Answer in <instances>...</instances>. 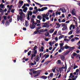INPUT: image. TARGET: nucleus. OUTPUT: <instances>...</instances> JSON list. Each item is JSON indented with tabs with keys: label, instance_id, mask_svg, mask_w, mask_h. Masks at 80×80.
Masks as SVG:
<instances>
[{
	"label": "nucleus",
	"instance_id": "obj_1",
	"mask_svg": "<svg viewBox=\"0 0 80 80\" xmlns=\"http://www.w3.org/2000/svg\"><path fill=\"white\" fill-rule=\"evenodd\" d=\"M17 20L18 21H19V20H20L21 21H22L23 20V16L20 15V16L19 15H18L17 16Z\"/></svg>",
	"mask_w": 80,
	"mask_h": 80
},
{
	"label": "nucleus",
	"instance_id": "obj_2",
	"mask_svg": "<svg viewBox=\"0 0 80 80\" xmlns=\"http://www.w3.org/2000/svg\"><path fill=\"white\" fill-rule=\"evenodd\" d=\"M30 16L32 15V12L31 11H29L28 13L27 19L28 20H30Z\"/></svg>",
	"mask_w": 80,
	"mask_h": 80
},
{
	"label": "nucleus",
	"instance_id": "obj_3",
	"mask_svg": "<svg viewBox=\"0 0 80 80\" xmlns=\"http://www.w3.org/2000/svg\"><path fill=\"white\" fill-rule=\"evenodd\" d=\"M48 9V8L47 7H44L42 8L41 9L39 8L38 9L39 12H43L44 10H47Z\"/></svg>",
	"mask_w": 80,
	"mask_h": 80
},
{
	"label": "nucleus",
	"instance_id": "obj_4",
	"mask_svg": "<svg viewBox=\"0 0 80 80\" xmlns=\"http://www.w3.org/2000/svg\"><path fill=\"white\" fill-rule=\"evenodd\" d=\"M36 54H37V52H34V53H32L31 54L32 56L31 58V60H33V57H36Z\"/></svg>",
	"mask_w": 80,
	"mask_h": 80
},
{
	"label": "nucleus",
	"instance_id": "obj_5",
	"mask_svg": "<svg viewBox=\"0 0 80 80\" xmlns=\"http://www.w3.org/2000/svg\"><path fill=\"white\" fill-rule=\"evenodd\" d=\"M35 25H34L33 24H32V25L30 24L29 25V27L31 29H34L35 28Z\"/></svg>",
	"mask_w": 80,
	"mask_h": 80
},
{
	"label": "nucleus",
	"instance_id": "obj_6",
	"mask_svg": "<svg viewBox=\"0 0 80 80\" xmlns=\"http://www.w3.org/2000/svg\"><path fill=\"white\" fill-rule=\"evenodd\" d=\"M60 10L61 11H62V12L63 13H65L66 12V11L65 10V8H60Z\"/></svg>",
	"mask_w": 80,
	"mask_h": 80
},
{
	"label": "nucleus",
	"instance_id": "obj_7",
	"mask_svg": "<svg viewBox=\"0 0 80 80\" xmlns=\"http://www.w3.org/2000/svg\"><path fill=\"white\" fill-rule=\"evenodd\" d=\"M48 22H45V24H44V25H43L42 26V27H47V26H48L47 27L48 28H49V26H48Z\"/></svg>",
	"mask_w": 80,
	"mask_h": 80
},
{
	"label": "nucleus",
	"instance_id": "obj_8",
	"mask_svg": "<svg viewBox=\"0 0 80 80\" xmlns=\"http://www.w3.org/2000/svg\"><path fill=\"white\" fill-rule=\"evenodd\" d=\"M37 46H36L34 47L33 49H32V50L33 51H34V52L36 53H37V51L36 50V49H37Z\"/></svg>",
	"mask_w": 80,
	"mask_h": 80
},
{
	"label": "nucleus",
	"instance_id": "obj_9",
	"mask_svg": "<svg viewBox=\"0 0 80 80\" xmlns=\"http://www.w3.org/2000/svg\"><path fill=\"white\" fill-rule=\"evenodd\" d=\"M60 57L61 58L62 60V61H64L65 60V57L64 56V55H60Z\"/></svg>",
	"mask_w": 80,
	"mask_h": 80
},
{
	"label": "nucleus",
	"instance_id": "obj_10",
	"mask_svg": "<svg viewBox=\"0 0 80 80\" xmlns=\"http://www.w3.org/2000/svg\"><path fill=\"white\" fill-rule=\"evenodd\" d=\"M39 71H41V70H38L37 71H35V70H33L32 71V73L33 74H37L38 73V72H39Z\"/></svg>",
	"mask_w": 80,
	"mask_h": 80
},
{
	"label": "nucleus",
	"instance_id": "obj_11",
	"mask_svg": "<svg viewBox=\"0 0 80 80\" xmlns=\"http://www.w3.org/2000/svg\"><path fill=\"white\" fill-rule=\"evenodd\" d=\"M56 24L57 25V26L56 27V28H58L60 27L61 25L59 24V23H56Z\"/></svg>",
	"mask_w": 80,
	"mask_h": 80
},
{
	"label": "nucleus",
	"instance_id": "obj_12",
	"mask_svg": "<svg viewBox=\"0 0 80 80\" xmlns=\"http://www.w3.org/2000/svg\"><path fill=\"white\" fill-rule=\"evenodd\" d=\"M68 29L67 27L65 26V27H63L62 28V30L63 31H64V30H67Z\"/></svg>",
	"mask_w": 80,
	"mask_h": 80
},
{
	"label": "nucleus",
	"instance_id": "obj_13",
	"mask_svg": "<svg viewBox=\"0 0 80 80\" xmlns=\"http://www.w3.org/2000/svg\"><path fill=\"white\" fill-rule=\"evenodd\" d=\"M41 78H43V79H44V80H45L47 79V78H48V77L47 76H41Z\"/></svg>",
	"mask_w": 80,
	"mask_h": 80
},
{
	"label": "nucleus",
	"instance_id": "obj_14",
	"mask_svg": "<svg viewBox=\"0 0 80 80\" xmlns=\"http://www.w3.org/2000/svg\"><path fill=\"white\" fill-rule=\"evenodd\" d=\"M28 10V8H27V7H26L23 10V12H25V13H26Z\"/></svg>",
	"mask_w": 80,
	"mask_h": 80
},
{
	"label": "nucleus",
	"instance_id": "obj_15",
	"mask_svg": "<svg viewBox=\"0 0 80 80\" xmlns=\"http://www.w3.org/2000/svg\"><path fill=\"white\" fill-rule=\"evenodd\" d=\"M41 26H40L39 27H38V28L36 29V31H37L38 32H39V30L41 29Z\"/></svg>",
	"mask_w": 80,
	"mask_h": 80
},
{
	"label": "nucleus",
	"instance_id": "obj_16",
	"mask_svg": "<svg viewBox=\"0 0 80 80\" xmlns=\"http://www.w3.org/2000/svg\"><path fill=\"white\" fill-rule=\"evenodd\" d=\"M60 13H61V12H58V11H57L56 12V16H57V15H58H58H60Z\"/></svg>",
	"mask_w": 80,
	"mask_h": 80
},
{
	"label": "nucleus",
	"instance_id": "obj_17",
	"mask_svg": "<svg viewBox=\"0 0 80 80\" xmlns=\"http://www.w3.org/2000/svg\"><path fill=\"white\" fill-rule=\"evenodd\" d=\"M54 32V30L53 29H51L49 30V33H52Z\"/></svg>",
	"mask_w": 80,
	"mask_h": 80
},
{
	"label": "nucleus",
	"instance_id": "obj_18",
	"mask_svg": "<svg viewBox=\"0 0 80 80\" xmlns=\"http://www.w3.org/2000/svg\"><path fill=\"white\" fill-rule=\"evenodd\" d=\"M37 18L38 19H39V20H42V17L39 15L37 17Z\"/></svg>",
	"mask_w": 80,
	"mask_h": 80
},
{
	"label": "nucleus",
	"instance_id": "obj_19",
	"mask_svg": "<svg viewBox=\"0 0 80 80\" xmlns=\"http://www.w3.org/2000/svg\"><path fill=\"white\" fill-rule=\"evenodd\" d=\"M40 58L38 57L36 58V62H39V60H40Z\"/></svg>",
	"mask_w": 80,
	"mask_h": 80
},
{
	"label": "nucleus",
	"instance_id": "obj_20",
	"mask_svg": "<svg viewBox=\"0 0 80 80\" xmlns=\"http://www.w3.org/2000/svg\"><path fill=\"white\" fill-rule=\"evenodd\" d=\"M25 25L26 26V27H27V26H28L29 25V24H28V21H26L25 22Z\"/></svg>",
	"mask_w": 80,
	"mask_h": 80
},
{
	"label": "nucleus",
	"instance_id": "obj_21",
	"mask_svg": "<svg viewBox=\"0 0 80 80\" xmlns=\"http://www.w3.org/2000/svg\"><path fill=\"white\" fill-rule=\"evenodd\" d=\"M31 53H32V51H29V52L28 53V56H30V55H31Z\"/></svg>",
	"mask_w": 80,
	"mask_h": 80
},
{
	"label": "nucleus",
	"instance_id": "obj_22",
	"mask_svg": "<svg viewBox=\"0 0 80 80\" xmlns=\"http://www.w3.org/2000/svg\"><path fill=\"white\" fill-rule=\"evenodd\" d=\"M64 47L65 49H66V50H67V49H68V48H70V47L68 46H66Z\"/></svg>",
	"mask_w": 80,
	"mask_h": 80
},
{
	"label": "nucleus",
	"instance_id": "obj_23",
	"mask_svg": "<svg viewBox=\"0 0 80 80\" xmlns=\"http://www.w3.org/2000/svg\"><path fill=\"white\" fill-rule=\"evenodd\" d=\"M3 3H2V4H0V7L1 8H3V7H4V5H2Z\"/></svg>",
	"mask_w": 80,
	"mask_h": 80
},
{
	"label": "nucleus",
	"instance_id": "obj_24",
	"mask_svg": "<svg viewBox=\"0 0 80 80\" xmlns=\"http://www.w3.org/2000/svg\"><path fill=\"white\" fill-rule=\"evenodd\" d=\"M57 31H55L54 33L52 34V36L55 35H57Z\"/></svg>",
	"mask_w": 80,
	"mask_h": 80
},
{
	"label": "nucleus",
	"instance_id": "obj_25",
	"mask_svg": "<svg viewBox=\"0 0 80 80\" xmlns=\"http://www.w3.org/2000/svg\"><path fill=\"white\" fill-rule=\"evenodd\" d=\"M70 70H71V67H70L68 69V71L67 72V73H68V72L70 71Z\"/></svg>",
	"mask_w": 80,
	"mask_h": 80
},
{
	"label": "nucleus",
	"instance_id": "obj_26",
	"mask_svg": "<svg viewBox=\"0 0 80 80\" xmlns=\"http://www.w3.org/2000/svg\"><path fill=\"white\" fill-rule=\"evenodd\" d=\"M52 42H49V43L51 47H52V46H53V43H52Z\"/></svg>",
	"mask_w": 80,
	"mask_h": 80
},
{
	"label": "nucleus",
	"instance_id": "obj_27",
	"mask_svg": "<svg viewBox=\"0 0 80 80\" xmlns=\"http://www.w3.org/2000/svg\"><path fill=\"white\" fill-rule=\"evenodd\" d=\"M40 75V73H38V74L35 75L34 76V77H38V76H39V75Z\"/></svg>",
	"mask_w": 80,
	"mask_h": 80
},
{
	"label": "nucleus",
	"instance_id": "obj_28",
	"mask_svg": "<svg viewBox=\"0 0 80 80\" xmlns=\"http://www.w3.org/2000/svg\"><path fill=\"white\" fill-rule=\"evenodd\" d=\"M19 3H20L21 5H22V3H23V1H20L19 2Z\"/></svg>",
	"mask_w": 80,
	"mask_h": 80
},
{
	"label": "nucleus",
	"instance_id": "obj_29",
	"mask_svg": "<svg viewBox=\"0 0 80 80\" xmlns=\"http://www.w3.org/2000/svg\"><path fill=\"white\" fill-rule=\"evenodd\" d=\"M31 22H32V24L34 23V22H35V21H34V19H31Z\"/></svg>",
	"mask_w": 80,
	"mask_h": 80
},
{
	"label": "nucleus",
	"instance_id": "obj_30",
	"mask_svg": "<svg viewBox=\"0 0 80 80\" xmlns=\"http://www.w3.org/2000/svg\"><path fill=\"white\" fill-rule=\"evenodd\" d=\"M50 63V62L49 61L46 62H45V63L44 64V65H45V64H46V65H47L48 64V63Z\"/></svg>",
	"mask_w": 80,
	"mask_h": 80
},
{
	"label": "nucleus",
	"instance_id": "obj_31",
	"mask_svg": "<svg viewBox=\"0 0 80 80\" xmlns=\"http://www.w3.org/2000/svg\"><path fill=\"white\" fill-rule=\"evenodd\" d=\"M64 37V36L63 35H62L61 36H60L59 37V39H60V38H62Z\"/></svg>",
	"mask_w": 80,
	"mask_h": 80
},
{
	"label": "nucleus",
	"instance_id": "obj_32",
	"mask_svg": "<svg viewBox=\"0 0 80 80\" xmlns=\"http://www.w3.org/2000/svg\"><path fill=\"white\" fill-rule=\"evenodd\" d=\"M42 18H45L46 17V14H42Z\"/></svg>",
	"mask_w": 80,
	"mask_h": 80
},
{
	"label": "nucleus",
	"instance_id": "obj_33",
	"mask_svg": "<svg viewBox=\"0 0 80 80\" xmlns=\"http://www.w3.org/2000/svg\"><path fill=\"white\" fill-rule=\"evenodd\" d=\"M40 32H45V31H44V29H41L40 30H39Z\"/></svg>",
	"mask_w": 80,
	"mask_h": 80
},
{
	"label": "nucleus",
	"instance_id": "obj_34",
	"mask_svg": "<svg viewBox=\"0 0 80 80\" xmlns=\"http://www.w3.org/2000/svg\"><path fill=\"white\" fill-rule=\"evenodd\" d=\"M49 33L48 32H47L45 33V35H46V36L48 37V36L49 35Z\"/></svg>",
	"mask_w": 80,
	"mask_h": 80
},
{
	"label": "nucleus",
	"instance_id": "obj_35",
	"mask_svg": "<svg viewBox=\"0 0 80 80\" xmlns=\"http://www.w3.org/2000/svg\"><path fill=\"white\" fill-rule=\"evenodd\" d=\"M72 55H73V57H75V56H76L77 54V53H76L75 52H74Z\"/></svg>",
	"mask_w": 80,
	"mask_h": 80
},
{
	"label": "nucleus",
	"instance_id": "obj_36",
	"mask_svg": "<svg viewBox=\"0 0 80 80\" xmlns=\"http://www.w3.org/2000/svg\"><path fill=\"white\" fill-rule=\"evenodd\" d=\"M64 41H66V42H68V41H70V39L66 38L64 39Z\"/></svg>",
	"mask_w": 80,
	"mask_h": 80
},
{
	"label": "nucleus",
	"instance_id": "obj_37",
	"mask_svg": "<svg viewBox=\"0 0 80 80\" xmlns=\"http://www.w3.org/2000/svg\"><path fill=\"white\" fill-rule=\"evenodd\" d=\"M38 32H37V31H35L34 32V34H35V35H36V34H38ZM39 33H40V32H39Z\"/></svg>",
	"mask_w": 80,
	"mask_h": 80
},
{
	"label": "nucleus",
	"instance_id": "obj_38",
	"mask_svg": "<svg viewBox=\"0 0 80 80\" xmlns=\"http://www.w3.org/2000/svg\"><path fill=\"white\" fill-rule=\"evenodd\" d=\"M32 1H33V2H34V3H36V4H37V5H40V3L34 1H33V0H32Z\"/></svg>",
	"mask_w": 80,
	"mask_h": 80
},
{
	"label": "nucleus",
	"instance_id": "obj_39",
	"mask_svg": "<svg viewBox=\"0 0 80 80\" xmlns=\"http://www.w3.org/2000/svg\"><path fill=\"white\" fill-rule=\"evenodd\" d=\"M73 33V32H72V31H71L69 32V33H68V34H69V35H72Z\"/></svg>",
	"mask_w": 80,
	"mask_h": 80
},
{
	"label": "nucleus",
	"instance_id": "obj_40",
	"mask_svg": "<svg viewBox=\"0 0 80 80\" xmlns=\"http://www.w3.org/2000/svg\"><path fill=\"white\" fill-rule=\"evenodd\" d=\"M53 73H50V77H53Z\"/></svg>",
	"mask_w": 80,
	"mask_h": 80
},
{
	"label": "nucleus",
	"instance_id": "obj_41",
	"mask_svg": "<svg viewBox=\"0 0 80 80\" xmlns=\"http://www.w3.org/2000/svg\"><path fill=\"white\" fill-rule=\"evenodd\" d=\"M6 24L7 25H10V23H9V22H8V21H6Z\"/></svg>",
	"mask_w": 80,
	"mask_h": 80
},
{
	"label": "nucleus",
	"instance_id": "obj_42",
	"mask_svg": "<svg viewBox=\"0 0 80 80\" xmlns=\"http://www.w3.org/2000/svg\"><path fill=\"white\" fill-rule=\"evenodd\" d=\"M15 10L14 9H12L11 12L12 13H14V11H15Z\"/></svg>",
	"mask_w": 80,
	"mask_h": 80
},
{
	"label": "nucleus",
	"instance_id": "obj_43",
	"mask_svg": "<svg viewBox=\"0 0 80 80\" xmlns=\"http://www.w3.org/2000/svg\"><path fill=\"white\" fill-rule=\"evenodd\" d=\"M2 23L3 24V25H4L5 24V20L4 19L2 20Z\"/></svg>",
	"mask_w": 80,
	"mask_h": 80
},
{
	"label": "nucleus",
	"instance_id": "obj_44",
	"mask_svg": "<svg viewBox=\"0 0 80 80\" xmlns=\"http://www.w3.org/2000/svg\"><path fill=\"white\" fill-rule=\"evenodd\" d=\"M62 27H67V26H66V25L64 23H62Z\"/></svg>",
	"mask_w": 80,
	"mask_h": 80
},
{
	"label": "nucleus",
	"instance_id": "obj_45",
	"mask_svg": "<svg viewBox=\"0 0 80 80\" xmlns=\"http://www.w3.org/2000/svg\"><path fill=\"white\" fill-rule=\"evenodd\" d=\"M59 45H60V47H63V43H60L59 44Z\"/></svg>",
	"mask_w": 80,
	"mask_h": 80
},
{
	"label": "nucleus",
	"instance_id": "obj_46",
	"mask_svg": "<svg viewBox=\"0 0 80 80\" xmlns=\"http://www.w3.org/2000/svg\"><path fill=\"white\" fill-rule=\"evenodd\" d=\"M72 27H73V24H72L69 28L70 30H72Z\"/></svg>",
	"mask_w": 80,
	"mask_h": 80
},
{
	"label": "nucleus",
	"instance_id": "obj_47",
	"mask_svg": "<svg viewBox=\"0 0 80 80\" xmlns=\"http://www.w3.org/2000/svg\"><path fill=\"white\" fill-rule=\"evenodd\" d=\"M37 22L38 23H40V20H38V19H36Z\"/></svg>",
	"mask_w": 80,
	"mask_h": 80
},
{
	"label": "nucleus",
	"instance_id": "obj_48",
	"mask_svg": "<svg viewBox=\"0 0 80 80\" xmlns=\"http://www.w3.org/2000/svg\"><path fill=\"white\" fill-rule=\"evenodd\" d=\"M65 47H63V48L62 47H61L60 48V49H61V50H64V49H65Z\"/></svg>",
	"mask_w": 80,
	"mask_h": 80
},
{
	"label": "nucleus",
	"instance_id": "obj_49",
	"mask_svg": "<svg viewBox=\"0 0 80 80\" xmlns=\"http://www.w3.org/2000/svg\"><path fill=\"white\" fill-rule=\"evenodd\" d=\"M58 63L59 64H60L61 63V60H59L58 61Z\"/></svg>",
	"mask_w": 80,
	"mask_h": 80
},
{
	"label": "nucleus",
	"instance_id": "obj_50",
	"mask_svg": "<svg viewBox=\"0 0 80 80\" xmlns=\"http://www.w3.org/2000/svg\"><path fill=\"white\" fill-rule=\"evenodd\" d=\"M71 13H72V15H76V14L75 13V12H72Z\"/></svg>",
	"mask_w": 80,
	"mask_h": 80
},
{
	"label": "nucleus",
	"instance_id": "obj_51",
	"mask_svg": "<svg viewBox=\"0 0 80 80\" xmlns=\"http://www.w3.org/2000/svg\"><path fill=\"white\" fill-rule=\"evenodd\" d=\"M49 57V55L48 54V55H46L45 58L46 59V58H48Z\"/></svg>",
	"mask_w": 80,
	"mask_h": 80
},
{
	"label": "nucleus",
	"instance_id": "obj_52",
	"mask_svg": "<svg viewBox=\"0 0 80 80\" xmlns=\"http://www.w3.org/2000/svg\"><path fill=\"white\" fill-rule=\"evenodd\" d=\"M23 14V12H21L20 13H19V15H22Z\"/></svg>",
	"mask_w": 80,
	"mask_h": 80
},
{
	"label": "nucleus",
	"instance_id": "obj_53",
	"mask_svg": "<svg viewBox=\"0 0 80 80\" xmlns=\"http://www.w3.org/2000/svg\"><path fill=\"white\" fill-rule=\"evenodd\" d=\"M33 8L32 7H30L29 8V10H33Z\"/></svg>",
	"mask_w": 80,
	"mask_h": 80
},
{
	"label": "nucleus",
	"instance_id": "obj_54",
	"mask_svg": "<svg viewBox=\"0 0 80 80\" xmlns=\"http://www.w3.org/2000/svg\"><path fill=\"white\" fill-rule=\"evenodd\" d=\"M59 71L60 72H63V70L62 69V68H59Z\"/></svg>",
	"mask_w": 80,
	"mask_h": 80
},
{
	"label": "nucleus",
	"instance_id": "obj_55",
	"mask_svg": "<svg viewBox=\"0 0 80 80\" xmlns=\"http://www.w3.org/2000/svg\"><path fill=\"white\" fill-rule=\"evenodd\" d=\"M63 55L64 56H66V55H67L68 54L66 52H64L63 53Z\"/></svg>",
	"mask_w": 80,
	"mask_h": 80
},
{
	"label": "nucleus",
	"instance_id": "obj_56",
	"mask_svg": "<svg viewBox=\"0 0 80 80\" xmlns=\"http://www.w3.org/2000/svg\"><path fill=\"white\" fill-rule=\"evenodd\" d=\"M65 22V19H62L61 21V22Z\"/></svg>",
	"mask_w": 80,
	"mask_h": 80
},
{
	"label": "nucleus",
	"instance_id": "obj_57",
	"mask_svg": "<svg viewBox=\"0 0 80 80\" xmlns=\"http://www.w3.org/2000/svg\"><path fill=\"white\" fill-rule=\"evenodd\" d=\"M4 12L3 10V9H0V12L2 13V12Z\"/></svg>",
	"mask_w": 80,
	"mask_h": 80
},
{
	"label": "nucleus",
	"instance_id": "obj_58",
	"mask_svg": "<svg viewBox=\"0 0 80 80\" xmlns=\"http://www.w3.org/2000/svg\"><path fill=\"white\" fill-rule=\"evenodd\" d=\"M75 25H72V29H75Z\"/></svg>",
	"mask_w": 80,
	"mask_h": 80
},
{
	"label": "nucleus",
	"instance_id": "obj_59",
	"mask_svg": "<svg viewBox=\"0 0 80 80\" xmlns=\"http://www.w3.org/2000/svg\"><path fill=\"white\" fill-rule=\"evenodd\" d=\"M46 21V19L45 18H42V22H44Z\"/></svg>",
	"mask_w": 80,
	"mask_h": 80
},
{
	"label": "nucleus",
	"instance_id": "obj_60",
	"mask_svg": "<svg viewBox=\"0 0 80 80\" xmlns=\"http://www.w3.org/2000/svg\"><path fill=\"white\" fill-rule=\"evenodd\" d=\"M44 40H45V41H46V42H48V38H45Z\"/></svg>",
	"mask_w": 80,
	"mask_h": 80
},
{
	"label": "nucleus",
	"instance_id": "obj_61",
	"mask_svg": "<svg viewBox=\"0 0 80 80\" xmlns=\"http://www.w3.org/2000/svg\"><path fill=\"white\" fill-rule=\"evenodd\" d=\"M79 72V69H77L76 70V73H78Z\"/></svg>",
	"mask_w": 80,
	"mask_h": 80
},
{
	"label": "nucleus",
	"instance_id": "obj_62",
	"mask_svg": "<svg viewBox=\"0 0 80 80\" xmlns=\"http://www.w3.org/2000/svg\"><path fill=\"white\" fill-rule=\"evenodd\" d=\"M49 14H50L49 13H48L46 14V17H48V16L49 15Z\"/></svg>",
	"mask_w": 80,
	"mask_h": 80
},
{
	"label": "nucleus",
	"instance_id": "obj_63",
	"mask_svg": "<svg viewBox=\"0 0 80 80\" xmlns=\"http://www.w3.org/2000/svg\"><path fill=\"white\" fill-rule=\"evenodd\" d=\"M70 51H66V53L67 54V55H68V53H70Z\"/></svg>",
	"mask_w": 80,
	"mask_h": 80
},
{
	"label": "nucleus",
	"instance_id": "obj_64",
	"mask_svg": "<svg viewBox=\"0 0 80 80\" xmlns=\"http://www.w3.org/2000/svg\"><path fill=\"white\" fill-rule=\"evenodd\" d=\"M76 68H78V66H76L74 67L73 69H75Z\"/></svg>",
	"mask_w": 80,
	"mask_h": 80
}]
</instances>
